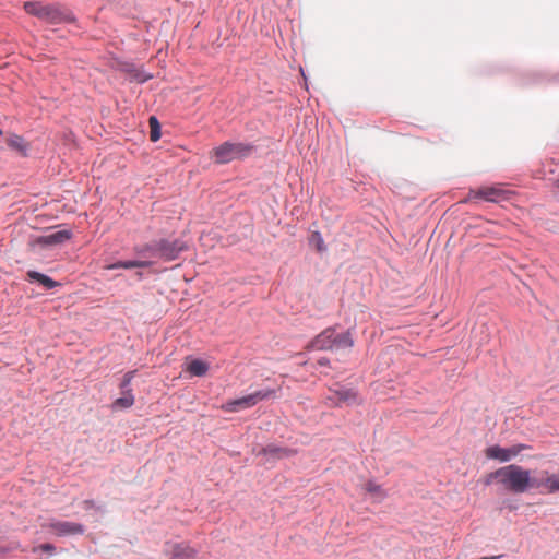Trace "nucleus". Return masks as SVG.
Segmentation results:
<instances>
[{"mask_svg":"<svg viewBox=\"0 0 559 559\" xmlns=\"http://www.w3.org/2000/svg\"><path fill=\"white\" fill-rule=\"evenodd\" d=\"M24 9L28 14L35 15L48 23H59L64 19L63 13L52 4L29 1L24 3Z\"/></svg>","mask_w":559,"mask_h":559,"instance_id":"423d86ee","label":"nucleus"},{"mask_svg":"<svg viewBox=\"0 0 559 559\" xmlns=\"http://www.w3.org/2000/svg\"><path fill=\"white\" fill-rule=\"evenodd\" d=\"M365 489L372 496V498L377 502H381L386 496L381 486L373 481H368L365 486Z\"/></svg>","mask_w":559,"mask_h":559,"instance_id":"dca6fc26","label":"nucleus"},{"mask_svg":"<svg viewBox=\"0 0 559 559\" xmlns=\"http://www.w3.org/2000/svg\"><path fill=\"white\" fill-rule=\"evenodd\" d=\"M252 146L246 143L225 142L211 152L212 158L216 164H226L237 158L248 156Z\"/></svg>","mask_w":559,"mask_h":559,"instance_id":"f03ea898","label":"nucleus"},{"mask_svg":"<svg viewBox=\"0 0 559 559\" xmlns=\"http://www.w3.org/2000/svg\"><path fill=\"white\" fill-rule=\"evenodd\" d=\"M7 145L25 155L27 151V144L24 142L23 138L16 134H12L7 139Z\"/></svg>","mask_w":559,"mask_h":559,"instance_id":"2eb2a0df","label":"nucleus"},{"mask_svg":"<svg viewBox=\"0 0 559 559\" xmlns=\"http://www.w3.org/2000/svg\"><path fill=\"white\" fill-rule=\"evenodd\" d=\"M135 372H136V371H135V370H133V371H128V372L124 374L123 380H122V382H121V384H120V388H121V390H122L123 392H127V390H131L129 386H130V383H131V381H132V379H133V377H134Z\"/></svg>","mask_w":559,"mask_h":559,"instance_id":"4be33fe9","label":"nucleus"},{"mask_svg":"<svg viewBox=\"0 0 559 559\" xmlns=\"http://www.w3.org/2000/svg\"><path fill=\"white\" fill-rule=\"evenodd\" d=\"M338 402L343 403H355L357 401V394L355 391L349 389H342L335 392Z\"/></svg>","mask_w":559,"mask_h":559,"instance_id":"6ab92c4d","label":"nucleus"},{"mask_svg":"<svg viewBox=\"0 0 559 559\" xmlns=\"http://www.w3.org/2000/svg\"><path fill=\"white\" fill-rule=\"evenodd\" d=\"M174 556L179 557L181 554L187 552V557L193 556V550L187 547H183L182 545H175L173 549Z\"/></svg>","mask_w":559,"mask_h":559,"instance_id":"5701e85b","label":"nucleus"},{"mask_svg":"<svg viewBox=\"0 0 559 559\" xmlns=\"http://www.w3.org/2000/svg\"><path fill=\"white\" fill-rule=\"evenodd\" d=\"M334 329L329 328L321 332L309 345V348L316 350H330L335 347Z\"/></svg>","mask_w":559,"mask_h":559,"instance_id":"1a4fd4ad","label":"nucleus"},{"mask_svg":"<svg viewBox=\"0 0 559 559\" xmlns=\"http://www.w3.org/2000/svg\"><path fill=\"white\" fill-rule=\"evenodd\" d=\"M265 453H277V452H282L281 449H273V448H267V449H264L263 450Z\"/></svg>","mask_w":559,"mask_h":559,"instance_id":"393cba45","label":"nucleus"},{"mask_svg":"<svg viewBox=\"0 0 559 559\" xmlns=\"http://www.w3.org/2000/svg\"><path fill=\"white\" fill-rule=\"evenodd\" d=\"M150 139L152 142H156L160 139V126L156 117H150Z\"/></svg>","mask_w":559,"mask_h":559,"instance_id":"aec40b11","label":"nucleus"},{"mask_svg":"<svg viewBox=\"0 0 559 559\" xmlns=\"http://www.w3.org/2000/svg\"><path fill=\"white\" fill-rule=\"evenodd\" d=\"M47 527L57 536L81 535L84 533L82 524L69 521H53Z\"/></svg>","mask_w":559,"mask_h":559,"instance_id":"6e6552de","label":"nucleus"},{"mask_svg":"<svg viewBox=\"0 0 559 559\" xmlns=\"http://www.w3.org/2000/svg\"><path fill=\"white\" fill-rule=\"evenodd\" d=\"M70 230H58L46 236L39 237L36 242L43 246H55L62 243L71 238Z\"/></svg>","mask_w":559,"mask_h":559,"instance_id":"9b49d317","label":"nucleus"},{"mask_svg":"<svg viewBox=\"0 0 559 559\" xmlns=\"http://www.w3.org/2000/svg\"><path fill=\"white\" fill-rule=\"evenodd\" d=\"M335 347L334 348H347L354 345V341L349 332L336 334L334 332Z\"/></svg>","mask_w":559,"mask_h":559,"instance_id":"a211bd4d","label":"nucleus"},{"mask_svg":"<svg viewBox=\"0 0 559 559\" xmlns=\"http://www.w3.org/2000/svg\"><path fill=\"white\" fill-rule=\"evenodd\" d=\"M537 484L536 489L544 488L549 493L559 491V469L558 473L551 475L546 471L542 472Z\"/></svg>","mask_w":559,"mask_h":559,"instance_id":"9d476101","label":"nucleus"},{"mask_svg":"<svg viewBox=\"0 0 559 559\" xmlns=\"http://www.w3.org/2000/svg\"><path fill=\"white\" fill-rule=\"evenodd\" d=\"M512 192L508 190L504 185L497 183L493 186H484L478 189L469 190L467 197L463 202H472L475 199H481L487 202L499 203L510 199Z\"/></svg>","mask_w":559,"mask_h":559,"instance_id":"7ed1b4c3","label":"nucleus"},{"mask_svg":"<svg viewBox=\"0 0 559 559\" xmlns=\"http://www.w3.org/2000/svg\"><path fill=\"white\" fill-rule=\"evenodd\" d=\"M37 550H43V551H46L51 555L55 551V546L51 544H43V545L34 548V551H37Z\"/></svg>","mask_w":559,"mask_h":559,"instance_id":"b1692460","label":"nucleus"},{"mask_svg":"<svg viewBox=\"0 0 559 559\" xmlns=\"http://www.w3.org/2000/svg\"><path fill=\"white\" fill-rule=\"evenodd\" d=\"M495 478L497 479L496 477H490V474L488 475V478L486 480V484L489 485L491 483V479Z\"/></svg>","mask_w":559,"mask_h":559,"instance_id":"bb28decb","label":"nucleus"},{"mask_svg":"<svg viewBox=\"0 0 559 559\" xmlns=\"http://www.w3.org/2000/svg\"><path fill=\"white\" fill-rule=\"evenodd\" d=\"M152 262L150 261H136V260H130V261H119L114 264H110L106 266L108 270H115V269H135V267H147L151 266Z\"/></svg>","mask_w":559,"mask_h":559,"instance_id":"4468645a","label":"nucleus"},{"mask_svg":"<svg viewBox=\"0 0 559 559\" xmlns=\"http://www.w3.org/2000/svg\"><path fill=\"white\" fill-rule=\"evenodd\" d=\"M274 395L275 390H259L246 396L227 401L225 404L222 405V409L229 413H237L242 409L253 407L259 402L273 397Z\"/></svg>","mask_w":559,"mask_h":559,"instance_id":"20e7f679","label":"nucleus"},{"mask_svg":"<svg viewBox=\"0 0 559 559\" xmlns=\"http://www.w3.org/2000/svg\"><path fill=\"white\" fill-rule=\"evenodd\" d=\"M526 449H530V447L526 444H515L510 448L492 445L486 449L485 454L488 459L498 460L500 462H508Z\"/></svg>","mask_w":559,"mask_h":559,"instance_id":"0eeeda50","label":"nucleus"},{"mask_svg":"<svg viewBox=\"0 0 559 559\" xmlns=\"http://www.w3.org/2000/svg\"><path fill=\"white\" fill-rule=\"evenodd\" d=\"M509 491L522 493L531 488H537V478L531 476L528 469H524L520 465L511 464L497 469L490 474Z\"/></svg>","mask_w":559,"mask_h":559,"instance_id":"f257e3e1","label":"nucleus"},{"mask_svg":"<svg viewBox=\"0 0 559 559\" xmlns=\"http://www.w3.org/2000/svg\"><path fill=\"white\" fill-rule=\"evenodd\" d=\"M186 370L194 377H203L209 371V364L201 359H192L187 364Z\"/></svg>","mask_w":559,"mask_h":559,"instance_id":"ddd939ff","label":"nucleus"},{"mask_svg":"<svg viewBox=\"0 0 559 559\" xmlns=\"http://www.w3.org/2000/svg\"><path fill=\"white\" fill-rule=\"evenodd\" d=\"M310 243L312 246H314V248L317 249V251L319 252H323L325 251V245H324V240L321 236V234L319 231H313L311 234V237H310Z\"/></svg>","mask_w":559,"mask_h":559,"instance_id":"412c9836","label":"nucleus"},{"mask_svg":"<svg viewBox=\"0 0 559 559\" xmlns=\"http://www.w3.org/2000/svg\"><path fill=\"white\" fill-rule=\"evenodd\" d=\"M123 394L124 395L122 397L117 399L112 403L114 408H129L134 404V396L131 390H127V392H123Z\"/></svg>","mask_w":559,"mask_h":559,"instance_id":"f3484780","label":"nucleus"},{"mask_svg":"<svg viewBox=\"0 0 559 559\" xmlns=\"http://www.w3.org/2000/svg\"><path fill=\"white\" fill-rule=\"evenodd\" d=\"M152 76L151 75H144V76H139L136 75V79L140 81V82H145L147 80H150Z\"/></svg>","mask_w":559,"mask_h":559,"instance_id":"a878e982","label":"nucleus"},{"mask_svg":"<svg viewBox=\"0 0 559 559\" xmlns=\"http://www.w3.org/2000/svg\"><path fill=\"white\" fill-rule=\"evenodd\" d=\"M186 249V245L181 240L169 241L162 239L156 241L154 245H146L141 252L151 251L156 253L159 258L165 261H173Z\"/></svg>","mask_w":559,"mask_h":559,"instance_id":"39448f33","label":"nucleus"},{"mask_svg":"<svg viewBox=\"0 0 559 559\" xmlns=\"http://www.w3.org/2000/svg\"><path fill=\"white\" fill-rule=\"evenodd\" d=\"M26 276L29 282H38L46 289H52V288L59 286L58 282H56L52 278H50L49 276L41 274L39 272H36V271H28Z\"/></svg>","mask_w":559,"mask_h":559,"instance_id":"f8f14e48","label":"nucleus"},{"mask_svg":"<svg viewBox=\"0 0 559 559\" xmlns=\"http://www.w3.org/2000/svg\"><path fill=\"white\" fill-rule=\"evenodd\" d=\"M319 362H320L321 365H324L326 361H325V360H323V359H321V360H319Z\"/></svg>","mask_w":559,"mask_h":559,"instance_id":"cd10ccee","label":"nucleus"}]
</instances>
